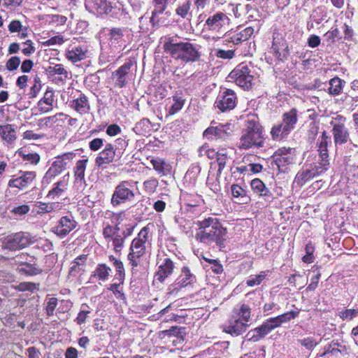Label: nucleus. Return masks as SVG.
<instances>
[{"label":"nucleus","instance_id":"32","mask_svg":"<svg viewBox=\"0 0 358 358\" xmlns=\"http://www.w3.org/2000/svg\"><path fill=\"white\" fill-rule=\"evenodd\" d=\"M111 10L110 2L106 0H96L94 3V7L92 8V12H96L98 14H104Z\"/></svg>","mask_w":358,"mask_h":358},{"label":"nucleus","instance_id":"35","mask_svg":"<svg viewBox=\"0 0 358 358\" xmlns=\"http://www.w3.org/2000/svg\"><path fill=\"white\" fill-rule=\"evenodd\" d=\"M344 81L338 77L332 78L329 81V93L332 95L339 94L343 87Z\"/></svg>","mask_w":358,"mask_h":358},{"label":"nucleus","instance_id":"58","mask_svg":"<svg viewBox=\"0 0 358 358\" xmlns=\"http://www.w3.org/2000/svg\"><path fill=\"white\" fill-rule=\"evenodd\" d=\"M279 152H280V155H281V157L278 159L279 161V162H280V163H282V162L291 163L292 162V159L289 157L286 156L288 152H291L290 148H289L287 150L285 148H284L283 150H279Z\"/></svg>","mask_w":358,"mask_h":358},{"label":"nucleus","instance_id":"3","mask_svg":"<svg viewBox=\"0 0 358 358\" xmlns=\"http://www.w3.org/2000/svg\"><path fill=\"white\" fill-rule=\"evenodd\" d=\"M148 230L146 227L143 228L135 238L130 247V252L128 255L129 264L133 266H137L141 261V258L145 254L150 243L148 241Z\"/></svg>","mask_w":358,"mask_h":358},{"label":"nucleus","instance_id":"9","mask_svg":"<svg viewBox=\"0 0 358 358\" xmlns=\"http://www.w3.org/2000/svg\"><path fill=\"white\" fill-rule=\"evenodd\" d=\"M345 119L341 116L334 118L331 122L332 134L336 145H342L348 142L349 133L345 125Z\"/></svg>","mask_w":358,"mask_h":358},{"label":"nucleus","instance_id":"10","mask_svg":"<svg viewBox=\"0 0 358 358\" xmlns=\"http://www.w3.org/2000/svg\"><path fill=\"white\" fill-rule=\"evenodd\" d=\"M331 143V138L329 136L325 131L322 133V135L318 139L317 145L319 152V157L320 159V166H317V171L322 173L324 170L327 169V166L329 164V155H328V145Z\"/></svg>","mask_w":358,"mask_h":358},{"label":"nucleus","instance_id":"26","mask_svg":"<svg viewBox=\"0 0 358 358\" xmlns=\"http://www.w3.org/2000/svg\"><path fill=\"white\" fill-rule=\"evenodd\" d=\"M297 122V112L295 109L285 113L282 115V123L288 128L289 131L294 129V126Z\"/></svg>","mask_w":358,"mask_h":358},{"label":"nucleus","instance_id":"4","mask_svg":"<svg viewBox=\"0 0 358 358\" xmlns=\"http://www.w3.org/2000/svg\"><path fill=\"white\" fill-rule=\"evenodd\" d=\"M138 182L132 180H123L115 187L111 197V204L113 206L121 203L131 202L136 196V186Z\"/></svg>","mask_w":358,"mask_h":358},{"label":"nucleus","instance_id":"23","mask_svg":"<svg viewBox=\"0 0 358 358\" xmlns=\"http://www.w3.org/2000/svg\"><path fill=\"white\" fill-rule=\"evenodd\" d=\"M71 106L80 114L86 113L90 110V105L86 96L80 94L79 97L75 99Z\"/></svg>","mask_w":358,"mask_h":358},{"label":"nucleus","instance_id":"24","mask_svg":"<svg viewBox=\"0 0 358 358\" xmlns=\"http://www.w3.org/2000/svg\"><path fill=\"white\" fill-rule=\"evenodd\" d=\"M124 29L121 28H112L109 31L108 34V40L110 45L116 46L119 45V46L122 45V42L124 41Z\"/></svg>","mask_w":358,"mask_h":358},{"label":"nucleus","instance_id":"53","mask_svg":"<svg viewBox=\"0 0 358 358\" xmlns=\"http://www.w3.org/2000/svg\"><path fill=\"white\" fill-rule=\"evenodd\" d=\"M20 59L18 57L14 56L10 58L6 62V69L9 71H13L18 68L20 64Z\"/></svg>","mask_w":358,"mask_h":358},{"label":"nucleus","instance_id":"36","mask_svg":"<svg viewBox=\"0 0 358 358\" xmlns=\"http://www.w3.org/2000/svg\"><path fill=\"white\" fill-rule=\"evenodd\" d=\"M64 169L62 166V164L59 162L55 161L48 171L46 172L45 178L51 181L56 176L59 175L62 172Z\"/></svg>","mask_w":358,"mask_h":358},{"label":"nucleus","instance_id":"63","mask_svg":"<svg viewBox=\"0 0 358 358\" xmlns=\"http://www.w3.org/2000/svg\"><path fill=\"white\" fill-rule=\"evenodd\" d=\"M22 25L18 20H13L8 25V29L10 32H19L21 30Z\"/></svg>","mask_w":358,"mask_h":358},{"label":"nucleus","instance_id":"8","mask_svg":"<svg viewBox=\"0 0 358 358\" xmlns=\"http://www.w3.org/2000/svg\"><path fill=\"white\" fill-rule=\"evenodd\" d=\"M31 242L29 234L20 232L6 237L2 242V247L10 250H20L29 245Z\"/></svg>","mask_w":358,"mask_h":358},{"label":"nucleus","instance_id":"16","mask_svg":"<svg viewBox=\"0 0 358 358\" xmlns=\"http://www.w3.org/2000/svg\"><path fill=\"white\" fill-rule=\"evenodd\" d=\"M248 327V323L232 315L228 325L224 328V331L231 335L238 336L245 331Z\"/></svg>","mask_w":358,"mask_h":358},{"label":"nucleus","instance_id":"60","mask_svg":"<svg viewBox=\"0 0 358 358\" xmlns=\"http://www.w3.org/2000/svg\"><path fill=\"white\" fill-rule=\"evenodd\" d=\"M339 31L337 29H335L332 31H327L324 36L327 41L329 43H333L336 38L338 37Z\"/></svg>","mask_w":358,"mask_h":358},{"label":"nucleus","instance_id":"27","mask_svg":"<svg viewBox=\"0 0 358 358\" xmlns=\"http://www.w3.org/2000/svg\"><path fill=\"white\" fill-rule=\"evenodd\" d=\"M254 33V29L251 27H248L240 32L233 35L229 42L234 44H238L243 41H247Z\"/></svg>","mask_w":358,"mask_h":358},{"label":"nucleus","instance_id":"19","mask_svg":"<svg viewBox=\"0 0 358 358\" xmlns=\"http://www.w3.org/2000/svg\"><path fill=\"white\" fill-rule=\"evenodd\" d=\"M174 268L173 262L169 258H166L163 263L159 265L155 273V278L160 282H163L173 273Z\"/></svg>","mask_w":358,"mask_h":358},{"label":"nucleus","instance_id":"42","mask_svg":"<svg viewBox=\"0 0 358 358\" xmlns=\"http://www.w3.org/2000/svg\"><path fill=\"white\" fill-rule=\"evenodd\" d=\"M169 0H153L155 3V9L152 12L151 20H152L157 14L162 13L166 8Z\"/></svg>","mask_w":358,"mask_h":358},{"label":"nucleus","instance_id":"38","mask_svg":"<svg viewBox=\"0 0 358 358\" xmlns=\"http://www.w3.org/2000/svg\"><path fill=\"white\" fill-rule=\"evenodd\" d=\"M191 6L190 0H183L180 2L176 9V13L182 18H186L189 15V9Z\"/></svg>","mask_w":358,"mask_h":358},{"label":"nucleus","instance_id":"13","mask_svg":"<svg viewBox=\"0 0 358 358\" xmlns=\"http://www.w3.org/2000/svg\"><path fill=\"white\" fill-rule=\"evenodd\" d=\"M234 126L231 123L225 124H220L217 126H211L203 132V136L208 138L213 136L218 138L227 139L234 132Z\"/></svg>","mask_w":358,"mask_h":358},{"label":"nucleus","instance_id":"61","mask_svg":"<svg viewBox=\"0 0 358 358\" xmlns=\"http://www.w3.org/2000/svg\"><path fill=\"white\" fill-rule=\"evenodd\" d=\"M29 211V207L27 205H22L17 206L12 210V212L15 215H23Z\"/></svg>","mask_w":358,"mask_h":358},{"label":"nucleus","instance_id":"29","mask_svg":"<svg viewBox=\"0 0 358 358\" xmlns=\"http://www.w3.org/2000/svg\"><path fill=\"white\" fill-rule=\"evenodd\" d=\"M233 315L248 323L250 320V308L246 304H241L240 307L234 309Z\"/></svg>","mask_w":358,"mask_h":358},{"label":"nucleus","instance_id":"1","mask_svg":"<svg viewBox=\"0 0 358 358\" xmlns=\"http://www.w3.org/2000/svg\"><path fill=\"white\" fill-rule=\"evenodd\" d=\"M178 36L165 37L163 41L164 51L176 59L185 62L196 61L200 55L198 50L189 42L180 41Z\"/></svg>","mask_w":358,"mask_h":358},{"label":"nucleus","instance_id":"44","mask_svg":"<svg viewBox=\"0 0 358 358\" xmlns=\"http://www.w3.org/2000/svg\"><path fill=\"white\" fill-rule=\"evenodd\" d=\"M151 164H152L155 171H157L159 173L162 174H165V171L167 170L169 166L165 163V162L160 158L152 159L151 160Z\"/></svg>","mask_w":358,"mask_h":358},{"label":"nucleus","instance_id":"56","mask_svg":"<svg viewBox=\"0 0 358 358\" xmlns=\"http://www.w3.org/2000/svg\"><path fill=\"white\" fill-rule=\"evenodd\" d=\"M41 88V84L40 79L38 77H36L34 79V84L31 87L30 90L31 97H35L38 92L40 91Z\"/></svg>","mask_w":358,"mask_h":358},{"label":"nucleus","instance_id":"2","mask_svg":"<svg viewBox=\"0 0 358 358\" xmlns=\"http://www.w3.org/2000/svg\"><path fill=\"white\" fill-rule=\"evenodd\" d=\"M197 224L200 231L197 233L196 237L202 243L210 244L215 242L219 244L226 236V229L216 218L209 217L199 220Z\"/></svg>","mask_w":358,"mask_h":358},{"label":"nucleus","instance_id":"30","mask_svg":"<svg viewBox=\"0 0 358 358\" xmlns=\"http://www.w3.org/2000/svg\"><path fill=\"white\" fill-rule=\"evenodd\" d=\"M69 179V174L65 175L60 181L56 183L55 187L49 192L48 196L54 197L60 195L67 188Z\"/></svg>","mask_w":358,"mask_h":358},{"label":"nucleus","instance_id":"57","mask_svg":"<svg viewBox=\"0 0 358 358\" xmlns=\"http://www.w3.org/2000/svg\"><path fill=\"white\" fill-rule=\"evenodd\" d=\"M234 55V51L229 50H218L216 52V56L220 58L223 59H231Z\"/></svg>","mask_w":358,"mask_h":358},{"label":"nucleus","instance_id":"40","mask_svg":"<svg viewBox=\"0 0 358 358\" xmlns=\"http://www.w3.org/2000/svg\"><path fill=\"white\" fill-rule=\"evenodd\" d=\"M87 259V255H83L77 257L71 264L70 273L76 275L79 271L83 269L84 263Z\"/></svg>","mask_w":358,"mask_h":358},{"label":"nucleus","instance_id":"41","mask_svg":"<svg viewBox=\"0 0 358 358\" xmlns=\"http://www.w3.org/2000/svg\"><path fill=\"white\" fill-rule=\"evenodd\" d=\"M87 163V159H82L79 160L76 166L75 167L74 174L76 178V179L83 180L85 178V171L86 169V165Z\"/></svg>","mask_w":358,"mask_h":358},{"label":"nucleus","instance_id":"15","mask_svg":"<svg viewBox=\"0 0 358 358\" xmlns=\"http://www.w3.org/2000/svg\"><path fill=\"white\" fill-rule=\"evenodd\" d=\"M77 226V222L71 217H62L58 224L52 228V231L60 238L67 236Z\"/></svg>","mask_w":358,"mask_h":358},{"label":"nucleus","instance_id":"50","mask_svg":"<svg viewBox=\"0 0 358 358\" xmlns=\"http://www.w3.org/2000/svg\"><path fill=\"white\" fill-rule=\"evenodd\" d=\"M74 157L75 154L72 152H68L57 157L56 161L61 162L62 164L63 168L65 169Z\"/></svg>","mask_w":358,"mask_h":358},{"label":"nucleus","instance_id":"45","mask_svg":"<svg viewBox=\"0 0 358 358\" xmlns=\"http://www.w3.org/2000/svg\"><path fill=\"white\" fill-rule=\"evenodd\" d=\"M201 156L206 155L209 159L217 158L218 156V151L214 149H210L207 144L202 145L199 150Z\"/></svg>","mask_w":358,"mask_h":358},{"label":"nucleus","instance_id":"6","mask_svg":"<svg viewBox=\"0 0 358 358\" xmlns=\"http://www.w3.org/2000/svg\"><path fill=\"white\" fill-rule=\"evenodd\" d=\"M229 78L240 87L248 89L251 87L253 76L250 74L248 66L241 64L229 73Z\"/></svg>","mask_w":358,"mask_h":358},{"label":"nucleus","instance_id":"34","mask_svg":"<svg viewBox=\"0 0 358 358\" xmlns=\"http://www.w3.org/2000/svg\"><path fill=\"white\" fill-rule=\"evenodd\" d=\"M47 71L50 75H58V76H59V80H61V81L66 80L67 78V77H68V72H67V71L60 64H55L54 66H50L47 69Z\"/></svg>","mask_w":358,"mask_h":358},{"label":"nucleus","instance_id":"21","mask_svg":"<svg viewBox=\"0 0 358 358\" xmlns=\"http://www.w3.org/2000/svg\"><path fill=\"white\" fill-rule=\"evenodd\" d=\"M231 195L236 203H248L250 201V196L246 191L238 185L234 184L231 186Z\"/></svg>","mask_w":358,"mask_h":358},{"label":"nucleus","instance_id":"37","mask_svg":"<svg viewBox=\"0 0 358 358\" xmlns=\"http://www.w3.org/2000/svg\"><path fill=\"white\" fill-rule=\"evenodd\" d=\"M250 185L253 191L261 196H267L269 193L264 183L258 178L252 180Z\"/></svg>","mask_w":358,"mask_h":358},{"label":"nucleus","instance_id":"43","mask_svg":"<svg viewBox=\"0 0 358 358\" xmlns=\"http://www.w3.org/2000/svg\"><path fill=\"white\" fill-rule=\"evenodd\" d=\"M127 236L125 231H122V234L120 236H116L117 237H115L114 240L112 241V246L116 252H119L122 250Z\"/></svg>","mask_w":358,"mask_h":358},{"label":"nucleus","instance_id":"5","mask_svg":"<svg viewBox=\"0 0 358 358\" xmlns=\"http://www.w3.org/2000/svg\"><path fill=\"white\" fill-rule=\"evenodd\" d=\"M264 141L260 126L249 122L246 132L240 138V148L248 149L252 147H262Z\"/></svg>","mask_w":358,"mask_h":358},{"label":"nucleus","instance_id":"31","mask_svg":"<svg viewBox=\"0 0 358 358\" xmlns=\"http://www.w3.org/2000/svg\"><path fill=\"white\" fill-rule=\"evenodd\" d=\"M217 162L218 164L217 176H220L222 170L229 160V151L225 148L218 150V156L217 157Z\"/></svg>","mask_w":358,"mask_h":358},{"label":"nucleus","instance_id":"51","mask_svg":"<svg viewBox=\"0 0 358 358\" xmlns=\"http://www.w3.org/2000/svg\"><path fill=\"white\" fill-rule=\"evenodd\" d=\"M57 305V300L56 298L51 297L48 299L47 305H46V313L49 316H52L54 315V311Z\"/></svg>","mask_w":358,"mask_h":358},{"label":"nucleus","instance_id":"62","mask_svg":"<svg viewBox=\"0 0 358 358\" xmlns=\"http://www.w3.org/2000/svg\"><path fill=\"white\" fill-rule=\"evenodd\" d=\"M295 314L293 312H288L287 313L277 316V318L281 324L287 322L292 319L294 318Z\"/></svg>","mask_w":358,"mask_h":358},{"label":"nucleus","instance_id":"18","mask_svg":"<svg viewBox=\"0 0 358 358\" xmlns=\"http://www.w3.org/2000/svg\"><path fill=\"white\" fill-rule=\"evenodd\" d=\"M132 66L131 62L124 63L117 70H116L113 74L115 78V85L118 87H123L126 85L127 80V76L130 71Z\"/></svg>","mask_w":358,"mask_h":358},{"label":"nucleus","instance_id":"33","mask_svg":"<svg viewBox=\"0 0 358 358\" xmlns=\"http://www.w3.org/2000/svg\"><path fill=\"white\" fill-rule=\"evenodd\" d=\"M110 271V268L107 266L106 264H99L95 269L94 274L91 278L97 277L99 280L106 281L108 280V277Z\"/></svg>","mask_w":358,"mask_h":358},{"label":"nucleus","instance_id":"39","mask_svg":"<svg viewBox=\"0 0 358 358\" xmlns=\"http://www.w3.org/2000/svg\"><path fill=\"white\" fill-rule=\"evenodd\" d=\"M173 103L169 110V114L171 115L180 110L185 104V99L178 94L173 97Z\"/></svg>","mask_w":358,"mask_h":358},{"label":"nucleus","instance_id":"7","mask_svg":"<svg viewBox=\"0 0 358 358\" xmlns=\"http://www.w3.org/2000/svg\"><path fill=\"white\" fill-rule=\"evenodd\" d=\"M230 19L227 15L222 12H218L215 15L210 16L205 22V27L212 32L222 34L227 29Z\"/></svg>","mask_w":358,"mask_h":358},{"label":"nucleus","instance_id":"46","mask_svg":"<svg viewBox=\"0 0 358 358\" xmlns=\"http://www.w3.org/2000/svg\"><path fill=\"white\" fill-rule=\"evenodd\" d=\"M339 316L343 320H351L358 316L357 309H346L339 313Z\"/></svg>","mask_w":358,"mask_h":358},{"label":"nucleus","instance_id":"59","mask_svg":"<svg viewBox=\"0 0 358 358\" xmlns=\"http://www.w3.org/2000/svg\"><path fill=\"white\" fill-rule=\"evenodd\" d=\"M118 227L116 225L115 227H112L110 225H106L103 230V235L106 239L111 237V235L113 234V232H116V229Z\"/></svg>","mask_w":358,"mask_h":358},{"label":"nucleus","instance_id":"52","mask_svg":"<svg viewBox=\"0 0 358 358\" xmlns=\"http://www.w3.org/2000/svg\"><path fill=\"white\" fill-rule=\"evenodd\" d=\"M306 255L303 257V261L306 263H312L314 260L313 252L314 247L312 244H308L306 246Z\"/></svg>","mask_w":358,"mask_h":358},{"label":"nucleus","instance_id":"14","mask_svg":"<svg viewBox=\"0 0 358 358\" xmlns=\"http://www.w3.org/2000/svg\"><path fill=\"white\" fill-rule=\"evenodd\" d=\"M116 157H120V151H117L113 144L108 143L96 158L95 164L97 166L101 167L115 161Z\"/></svg>","mask_w":358,"mask_h":358},{"label":"nucleus","instance_id":"54","mask_svg":"<svg viewBox=\"0 0 358 358\" xmlns=\"http://www.w3.org/2000/svg\"><path fill=\"white\" fill-rule=\"evenodd\" d=\"M299 342L308 350L314 348L318 343L312 338H306L299 340Z\"/></svg>","mask_w":358,"mask_h":358},{"label":"nucleus","instance_id":"12","mask_svg":"<svg viewBox=\"0 0 358 358\" xmlns=\"http://www.w3.org/2000/svg\"><path fill=\"white\" fill-rule=\"evenodd\" d=\"M236 103V96L231 90H225L218 95L215 103V106L221 111L233 109Z\"/></svg>","mask_w":358,"mask_h":358},{"label":"nucleus","instance_id":"25","mask_svg":"<svg viewBox=\"0 0 358 358\" xmlns=\"http://www.w3.org/2000/svg\"><path fill=\"white\" fill-rule=\"evenodd\" d=\"M66 58L75 63L84 59L86 57V50L82 47H76L67 51Z\"/></svg>","mask_w":358,"mask_h":358},{"label":"nucleus","instance_id":"11","mask_svg":"<svg viewBox=\"0 0 358 358\" xmlns=\"http://www.w3.org/2000/svg\"><path fill=\"white\" fill-rule=\"evenodd\" d=\"M196 282V277L187 267H183L181 270L180 275L177 278L175 283L171 285L169 289V294H173L177 293L181 288L192 285Z\"/></svg>","mask_w":358,"mask_h":358},{"label":"nucleus","instance_id":"48","mask_svg":"<svg viewBox=\"0 0 358 358\" xmlns=\"http://www.w3.org/2000/svg\"><path fill=\"white\" fill-rule=\"evenodd\" d=\"M266 274L264 272H261L259 275L250 276L246 281L248 286L253 287L259 285L262 281L265 278Z\"/></svg>","mask_w":358,"mask_h":358},{"label":"nucleus","instance_id":"20","mask_svg":"<svg viewBox=\"0 0 358 358\" xmlns=\"http://www.w3.org/2000/svg\"><path fill=\"white\" fill-rule=\"evenodd\" d=\"M271 331L269 325L266 322H264L261 326L250 330L246 334L248 341L257 342L266 336L269 332Z\"/></svg>","mask_w":358,"mask_h":358},{"label":"nucleus","instance_id":"17","mask_svg":"<svg viewBox=\"0 0 358 358\" xmlns=\"http://www.w3.org/2000/svg\"><path fill=\"white\" fill-rule=\"evenodd\" d=\"M36 178V173L34 171L24 172L20 177L10 180L8 186L12 187H17L23 189L29 185Z\"/></svg>","mask_w":358,"mask_h":358},{"label":"nucleus","instance_id":"55","mask_svg":"<svg viewBox=\"0 0 358 358\" xmlns=\"http://www.w3.org/2000/svg\"><path fill=\"white\" fill-rule=\"evenodd\" d=\"M103 144V141L101 138H94L89 143V147L91 150L96 151L99 150Z\"/></svg>","mask_w":358,"mask_h":358},{"label":"nucleus","instance_id":"28","mask_svg":"<svg viewBox=\"0 0 358 358\" xmlns=\"http://www.w3.org/2000/svg\"><path fill=\"white\" fill-rule=\"evenodd\" d=\"M291 131L282 122L275 124L271 131V135L273 140H279L286 137Z\"/></svg>","mask_w":358,"mask_h":358},{"label":"nucleus","instance_id":"47","mask_svg":"<svg viewBox=\"0 0 358 358\" xmlns=\"http://www.w3.org/2000/svg\"><path fill=\"white\" fill-rule=\"evenodd\" d=\"M319 132V126L315 122H311L309 125V129L308 131V139L312 143L313 142Z\"/></svg>","mask_w":358,"mask_h":358},{"label":"nucleus","instance_id":"49","mask_svg":"<svg viewBox=\"0 0 358 358\" xmlns=\"http://www.w3.org/2000/svg\"><path fill=\"white\" fill-rule=\"evenodd\" d=\"M63 115V113H59L53 116L46 117L39 120L41 127H50L57 121V116Z\"/></svg>","mask_w":358,"mask_h":358},{"label":"nucleus","instance_id":"22","mask_svg":"<svg viewBox=\"0 0 358 358\" xmlns=\"http://www.w3.org/2000/svg\"><path fill=\"white\" fill-rule=\"evenodd\" d=\"M0 136L3 141L9 144L16 139L15 129L10 124L0 125Z\"/></svg>","mask_w":358,"mask_h":358},{"label":"nucleus","instance_id":"64","mask_svg":"<svg viewBox=\"0 0 358 358\" xmlns=\"http://www.w3.org/2000/svg\"><path fill=\"white\" fill-rule=\"evenodd\" d=\"M121 131L120 127L117 124H110L106 129L108 135L113 136H115Z\"/></svg>","mask_w":358,"mask_h":358}]
</instances>
